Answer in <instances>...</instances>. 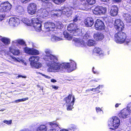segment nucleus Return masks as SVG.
Instances as JSON below:
<instances>
[{
    "label": "nucleus",
    "instance_id": "f257e3e1",
    "mask_svg": "<svg viewBox=\"0 0 131 131\" xmlns=\"http://www.w3.org/2000/svg\"><path fill=\"white\" fill-rule=\"evenodd\" d=\"M45 52L46 54L44 58L45 60L48 61L47 62V66L49 67L48 71L52 72L54 70H59L60 66L58 65V63L56 62L58 59L57 57L51 54L52 52L49 49H45Z\"/></svg>",
    "mask_w": 131,
    "mask_h": 131
},
{
    "label": "nucleus",
    "instance_id": "f03ea898",
    "mask_svg": "<svg viewBox=\"0 0 131 131\" xmlns=\"http://www.w3.org/2000/svg\"><path fill=\"white\" fill-rule=\"evenodd\" d=\"M114 39L116 43L120 44L125 42L127 44H128L130 42V39L127 38L126 33L122 31H118L115 34Z\"/></svg>",
    "mask_w": 131,
    "mask_h": 131
},
{
    "label": "nucleus",
    "instance_id": "7ed1b4c3",
    "mask_svg": "<svg viewBox=\"0 0 131 131\" xmlns=\"http://www.w3.org/2000/svg\"><path fill=\"white\" fill-rule=\"evenodd\" d=\"M39 58V56L30 57L29 59V61L30 62V65L36 68H40L41 67V64L40 63L38 62Z\"/></svg>",
    "mask_w": 131,
    "mask_h": 131
},
{
    "label": "nucleus",
    "instance_id": "20e7f679",
    "mask_svg": "<svg viewBox=\"0 0 131 131\" xmlns=\"http://www.w3.org/2000/svg\"><path fill=\"white\" fill-rule=\"evenodd\" d=\"M120 120L119 118L117 117H114L113 120L110 121L108 126L110 129L112 130H115L117 128L119 125Z\"/></svg>",
    "mask_w": 131,
    "mask_h": 131
},
{
    "label": "nucleus",
    "instance_id": "39448f33",
    "mask_svg": "<svg viewBox=\"0 0 131 131\" xmlns=\"http://www.w3.org/2000/svg\"><path fill=\"white\" fill-rule=\"evenodd\" d=\"M115 29L117 31H122L125 28V25L123 22L120 19L115 20L114 24Z\"/></svg>",
    "mask_w": 131,
    "mask_h": 131
},
{
    "label": "nucleus",
    "instance_id": "423d86ee",
    "mask_svg": "<svg viewBox=\"0 0 131 131\" xmlns=\"http://www.w3.org/2000/svg\"><path fill=\"white\" fill-rule=\"evenodd\" d=\"M12 7V5L8 2L2 3L0 6V12H8Z\"/></svg>",
    "mask_w": 131,
    "mask_h": 131
},
{
    "label": "nucleus",
    "instance_id": "0eeeda50",
    "mask_svg": "<svg viewBox=\"0 0 131 131\" xmlns=\"http://www.w3.org/2000/svg\"><path fill=\"white\" fill-rule=\"evenodd\" d=\"M94 26L96 30L101 31L105 28V25L103 21L99 19H97L95 21Z\"/></svg>",
    "mask_w": 131,
    "mask_h": 131
},
{
    "label": "nucleus",
    "instance_id": "6e6552de",
    "mask_svg": "<svg viewBox=\"0 0 131 131\" xmlns=\"http://www.w3.org/2000/svg\"><path fill=\"white\" fill-rule=\"evenodd\" d=\"M27 9L29 14L31 15L35 14L36 12L37 5L35 3H31L28 5Z\"/></svg>",
    "mask_w": 131,
    "mask_h": 131
},
{
    "label": "nucleus",
    "instance_id": "1a4fd4ad",
    "mask_svg": "<svg viewBox=\"0 0 131 131\" xmlns=\"http://www.w3.org/2000/svg\"><path fill=\"white\" fill-rule=\"evenodd\" d=\"M72 9L73 8L71 7H66L64 6L61 7L62 13L67 17H69L72 15Z\"/></svg>",
    "mask_w": 131,
    "mask_h": 131
},
{
    "label": "nucleus",
    "instance_id": "9d476101",
    "mask_svg": "<svg viewBox=\"0 0 131 131\" xmlns=\"http://www.w3.org/2000/svg\"><path fill=\"white\" fill-rule=\"evenodd\" d=\"M45 29L48 31H53L55 27V24L50 20H49L44 23Z\"/></svg>",
    "mask_w": 131,
    "mask_h": 131
},
{
    "label": "nucleus",
    "instance_id": "9b49d317",
    "mask_svg": "<svg viewBox=\"0 0 131 131\" xmlns=\"http://www.w3.org/2000/svg\"><path fill=\"white\" fill-rule=\"evenodd\" d=\"M20 22V20L19 18L15 17L10 18L9 21V23L10 25L14 26L18 25Z\"/></svg>",
    "mask_w": 131,
    "mask_h": 131
},
{
    "label": "nucleus",
    "instance_id": "f8f14e48",
    "mask_svg": "<svg viewBox=\"0 0 131 131\" xmlns=\"http://www.w3.org/2000/svg\"><path fill=\"white\" fill-rule=\"evenodd\" d=\"M84 23L86 27H90L93 25L94 20L92 17H88L84 20Z\"/></svg>",
    "mask_w": 131,
    "mask_h": 131
},
{
    "label": "nucleus",
    "instance_id": "ddd939ff",
    "mask_svg": "<svg viewBox=\"0 0 131 131\" xmlns=\"http://www.w3.org/2000/svg\"><path fill=\"white\" fill-rule=\"evenodd\" d=\"M130 112L128 110L127 107V109H124L122 110L118 114L119 117L122 118H126L128 114H129Z\"/></svg>",
    "mask_w": 131,
    "mask_h": 131
},
{
    "label": "nucleus",
    "instance_id": "4468645a",
    "mask_svg": "<svg viewBox=\"0 0 131 131\" xmlns=\"http://www.w3.org/2000/svg\"><path fill=\"white\" fill-rule=\"evenodd\" d=\"M58 63V65H59L60 66V68L59 70H54L53 71L55 70L58 71H61L62 70V71H63L64 69H69L70 63H62V64H59Z\"/></svg>",
    "mask_w": 131,
    "mask_h": 131
},
{
    "label": "nucleus",
    "instance_id": "2eb2a0df",
    "mask_svg": "<svg viewBox=\"0 0 131 131\" xmlns=\"http://www.w3.org/2000/svg\"><path fill=\"white\" fill-rule=\"evenodd\" d=\"M118 8L116 5L113 6L110 12V15L112 16H115L118 14Z\"/></svg>",
    "mask_w": 131,
    "mask_h": 131
},
{
    "label": "nucleus",
    "instance_id": "dca6fc26",
    "mask_svg": "<svg viewBox=\"0 0 131 131\" xmlns=\"http://www.w3.org/2000/svg\"><path fill=\"white\" fill-rule=\"evenodd\" d=\"M104 37L103 34L101 33L98 32L94 35V38L97 41H101Z\"/></svg>",
    "mask_w": 131,
    "mask_h": 131
},
{
    "label": "nucleus",
    "instance_id": "f3484780",
    "mask_svg": "<svg viewBox=\"0 0 131 131\" xmlns=\"http://www.w3.org/2000/svg\"><path fill=\"white\" fill-rule=\"evenodd\" d=\"M54 11V12H53V14H51V16L52 17L60 16L62 13V11L61 8L60 9H56Z\"/></svg>",
    "mask_w": 131,
    "mask_h": 131
},
{
    "label": "nucleus",
    "instance_id": "a211bd4d",
    "mask_svg": "<svg viewBox=\"0 0 131 131\" xmlns=\"http://www.w3.org/2000/svg\"><path fill=\"white\" fill-rule=\"evenodd\" d=\"M32 25L36 31L39 32L41 31L42 26L41 21L37 22L36 24H34Z\"/></svg>",
    "mask_w": 131,
    "mask_h": 131
},
{
    "label": "nucleus",
    "instance_id": "6ab92c4d",
    "mask_svg": "<svg viewBox=\"0 0 131 131\" xmlns=\"http://www.w3.org/2000/svg\"><path fill=\"white\" fill-rule=\"evenodd\" d=\"M9 51L12 53L14 55H18L20 53V50L18 49H15L13 47H9Z\"/></svg>",
    "mask_w": 131,
    "mask_h": 131
},
{
    "label": "nucleus",
    "instance_id": "aec40b11",
    "mask_svg": "<svg viewBox=\"0 0 131 131\" xmlns=\"http://www.w3.org/2000/svg\"><path fill=\"white\" fill-rule=\"evenodd\" d=\"M77 27V26L76 24L70 23L68 26L67 30L70 32L72 33Z\"/></svg>",
    "mask_w": 131,
    "mask_h": 131
},
{
    "label": "nucleus",
    "instance_id": "412c9836",
    "mask_svg": "<svg viewBox=\"0 0 131 131\" xmlns=\"http://www.w3.org/2000/svg\"><path fill=\"white\" fill-rule=\"evenodd\" d=\"M49 125L50 128L56 129V128L58 126V123L56 121L49 122Z\"/></svg>",
    "mask_w": 131,
    "mask_h": 131
},
{
    "label": "nucleus",
    "instance_id": "4be33fe9",
    "mask_svg": "<svg viewBox=\"0 0 131 131\" xmlns=\"http://www.w3.org/2000/svg\"><path fill=\"white\" fill-rule=\"evenodd\" d=\"M75 97L73 96L72 97V100L70 104H67V110L68 111L71 110L75 101Z\"/></svg>",
    "mask_w": 131,
    "mask_h": 131
},
{
    "label": "nucleus",
    "instance_id": "5701e85b",
    "mask_svg": "<svg viewBox=\"0 0 131 131\" xmlns=\"http://www.w3.org/2000/svg\"><path fill=\"white\" fill-rule=\"evenodd\" d=\"M1 41L5 45H8L10 43V40L9 38L5 37L3 38L1 40Z\"/></svg>",
    "mask_w": 131,
    "mask_h": 131
},
{
    "label": "nucleus",
    "instance_id": "b1692460",
    "mask_svg": "<svg viewBox=\"0 0 131 131\" xmlns=\"http://www.w3.org/2000/svg\"><path fill=\"white\" fill-rule=\"evenodd\" d=\"M47 128L45 125H41L37 128L36 131H47Z\"/></svg>",
    "mask_w": 131,
    "mask_h": 131
},
{
    "label": "nucleus",
    "instance_id": "393cba45",
    "mask_svg": "<svg viewBox=\"0 0 131 131\" xmlns=\"http://www.w3.org/2000/svg\"><path fill=\"white\" fill-rule=\"evenodd\" d=\"M93 52L94 53H96L99 55L103 54L102 51L101 49L97 47H96L94 48Z\"/></svg>",
    "mask_w": 131,
    "mask_h": 131
},
{
    "label": "nucleus",
    "instance_id": "a878e982",
    "mask_svg": "<svg viewBox=\"0 0 131 131\" xmlns=\"http://www.w3.org/2000/svg\"><path fill=\"white\" fill-rule=\"evenodd\" d=\"M81 30L79 28H77V26L72 32L73 34V35L74 36H78L81 34Z\"/></svg>",
    "mask_w": 131,
    "mask_h": 131
},
{
    "label": "nucleus",
    "instance_id": "bb28decb",
    "mask_svg": "<svg viewBox=\"0 0 131 131\" xmlns=\"http://www.w3.org/2000/svg\"><path fill=\"white\" fill-rule=\"evenodd\" d=\"M17 11L19 14H22L25 13V10L24 8L21 6H19L16 9Z\"/></svg>",
    "mask_w": 131,
    "mask_h": 131
},
{
    "label": "nucleus",
    "instance_id": "cd10ccee",
    "mask_svg": "<svg viewBox=\"0 0 131 131\" xmlns=\"http://www.w3.org/2000/svg\"><path fill=\"white\" fill-rule=\"evenodd\" d=\"M72 95V93L71 94H69L67 97H66L64 99V100L65 101L67 104L70 103L71 102V100Z\"/></svg>",
    "mask_w": 131,
    "mask_h": 131
},
{
    "label": "nucleus",
    "instance_id": "c85d7f7f",
    "mask_svg": "<svg viewBox=\"0 0 131 131\" xmlns=\"http://www.w3.org/2000/svg\"><path fill=\"white\" fill-rule=\"evenodd\" d=\"M87 45L89 46H95L96 45V41L92 39H89L87 42Z\"/></svg>",
    "mask_w": 131,
    "mask_h": 131
},
{
    "label": "nucleus",
    "instance_id": "c756f323",
    "mask_svg": "<svg viewBox=\"0 0 131 131\" xmlns=\"http://www.w3.org/2000/svg\"><path fill=\"white\" fill-rule=\"evenodd\" d=\"M32 49V48H29L26 47L24 48V50L27 54L31 55Z\"/></svg>",
    "mask_w": 131,
    "mask_h": 131
},
{
    "label": "nucleus",
    "instance_id": "7c9ffc66",
    "mask_svg": "<svg viewBox=\"0 0 131 131\" xmlns=\"http://www.w3.org/2000/svg\"><path fill=\"white\" fill-rule=\"evenodd\" d=\"M69 69L72 71L75 70L76 68V64L74 61L69 63Z\"/></svg>",
    "mask_w": 131,
    "mask_h": 131
},
{
    "label": "nucleus",
    "instance_id": "2f4dec72",
    "mask_svg": "<svg viewBox=\"0 0 131 131\" xmlns=\"http://www.w3.org/2000/svg\"><path fill=\"white\" fill-rule=\"evenodd\" d=\"M63 34L64 37L69 40H70L72 39V37L68 33L65 31L63 32Z\"/></svg>",
    "mask_w": 131,
    "mask_h": 131
},
{
    "label": "nucleus",
    "instance_id": "473e14b6",
    "mask_svg": "<svg viewBox=\"0 0 131 131\" xmlns=\"http://www.w3.org/2000/svg\"><path fill=\"white\" fill-rule=\"evenodd\" d=\"M100 10V14H104L106 12V9L105 7L102 6L99 7Z\"/></svg>",
    "mask_w": 131,
    "mask_h": 131
},
{
    "label": "nucleus",
    "instance_id": "72a5a7b5",
    "mask_svg": "<svg viewBox=\"0 0 131 131\" xmlns=\"http://www.w3.org/2000/svg\"><path fill=\"white\" fill-rule=\"evenodd\" d=\"M41 21L37 17H34L32 18L31 19V22L33 25L36 24L37 22H40Z\"/></svg>",
    "mask_w": 131,
    "mask_h": 131
},
{
    "label": "nucleus",
    "instance_id": "f704fd0d",
    "mask_svg": "<svg viewBox=\"0 0 131 131\" xmlns=\"http://www.w3.org/2000/svg\"><path fill=\"white\" fill-rule=\"evenodd\" d=\"M93 13L96 15L100 14V10L99 6L96 7L93 11Z\"/></svg>",
    "mask_w": 131,
    "mask_h": 131
},
{
    "label": "nucleus",
    "instance_id": "c9c22d12",
    "mask_svg": "<svg viewBox=\"0 0 131 131\" xmlns=\"http://www.w3.org/2000/svg\"><path fill=\"white\" fill-rule=\"evenodd\" d=\"M39 53V52L38 50L32 48L31 54V55H38Z\"/></svg>",
    "mask_w": 131,
    "mask_h": 131
},
{
    "label": "nucleus",
    "instance_id": "e433bc0d",
    "mask_svg": "<svg viewBox=\"0 0 131 131\" xmlns=\"http://www.w3.org/2000/svg\"><path fill=\"white\" fill-rule=\"evenodd\" d=\"M75 125L71 124L70 125L69 128V129L72 131H75L77 129Z\"/></svg>",
    "mask_w": 131,
    "mask_h": 131
},
{
    "label": "nucleus",
    "instance_id": "4c0bfd02",
    "mask_svg": "<svg viewBox=\"0 0 131 131\" xmlns=\"http://www.w3.org/2000/svg\"><path fill=\"white\" fill-rule=\"evenodd\" d=\"M53 2L57 4H60L61 3L64 2L66 0H52Z\"/></svg>",
    "mask_w": 131,
    "mask_h": 131
},
{
    "label": "nucleus",
    "instance_id": "58836bf2",
    "mask_svg": "<svg viewBox=\"0 0 131 131\" xmlns=\"http://www.w3.org/2000/svg\"><path fill=\"white\" fill-rule=\"evenodd\" d=\"M89 5H92L94 4L96 2V0H86Z\"/></svg>",
    "mask_w": 131,
    "mask_h": 131
},
{
    "label": "nucleus",
    "instance_id": "ea45409f",
    "mask_svg": "<svg viewBox=\"0 0 131 131\" xmlns=\"http://www.w3.org/2000/svg\"><path fill=\"white\" fill-rule=\"evenodd\" d=\"M100 85H99L97 87L95 88H92V89H90V91H94L96 92L97 93H100V91L99 90H97V89H100Z\"/></svg>",
    "mask_w": 131,
    "mask_h": 131
},
{
    "label": "nucleus",
    "instance_id": "a19ab883",
    "mask_svg": "<svg viewBox=\"0 0 131 131\" xmlns=\"http://www.w3.org/2000/svg\"><path fill=\"white\" fill-rule=\"evenodd\" d=\"M17 42L18 43L21 45H24L25 43V42L23 39H18L17 40Z\"/></svg>",
    "mask_w": 131,
    "mask_h": 131
},
{
    "label": "nucleus",
    "instance_id": "79ce46f5",
    "mask_svg": "<svg viewBox=\"0 0 131 131\" xmlns=\"http://www.w3.org/2000/svg\"><path fill=\"white\" fill-rule=\"evenodd\" d=\"M12 120H10L9 121L4 120L3 121V122L8 125H10L12 124Z\"/></svg>",
    "mask_w": 131,
    "mask_h": 131
},
{
    "label": "nucleus",
    "instance_id": "37998d69",
    "mask_svg": "<svg viewBox=\"0 0 131 131\" xmlns=\"http://www.w3.org/2000/svg\"><path fill=\"white\" fill-rule=\"evenodd\" d=\"M5 46V45L4 44L2 43L1 42H0V51H3V49L4 47Z\"/></svg>",
    "mask_w": 131,
    "mask_h": 131
},
{
    "label": "nucleus",
    "instance_id": "c03bdc74",
    "mask_svg": "<svg viewBox=\"0 0 131 131\" xmlns=\"http://www.w3.org/2000/svg\"><path fill=\"white\" fill-rule=\"evenodd\" d=\"M45 13H43L42 15L43 17H47L48 15V12L46 10L45 12Z\"/></svg>",
    "mask_w": 131,
    "mask_h": 131
},
{
    "label": "nucleus",
    "instance_id": "a18cd8bd",
    "mask_svg": "<svg viewBox=\"0 0 131 131\" xmlns=\"http://www.w3.org/2000/svg\"><path fill=\"white\" fill-rule=\"evenodd\" d=\"M127 107L128 110L131 113V103L128 104Z\"/></svg>",
    "mask_w": 131,
    "mask_h": 131
},
{
    "label": "nucleus",
    "instance_id": "49530a36",
    "mask_svg": "<svg viewBox=\"0 0 131 131\" xmlns=\"http://www.w3.org/2000/svg\"><path fill=\"white\" fill-rule=\"evenodd\" d=\"M95 109L96 110V111L97 113H100L101 111H102V110L99 107H96Z\"/></svg>",
    "mask_w": 131,
    "mask_h": 131
},
{
    "label": "nucleus",
    "instance_id": "de8ad7c7",
    "mask_svg": "<svg viewBox=\"0 0 131 131\" xmlns=\"http://www.w3.org/2000/svg\"><path fill=\"white\" fill-rule=\"evenodd\" d=\"M78 17L79 16L78 15H76L73 19V21L74 22H76L78 20Z\"/></svg>",
    "mask_w": 131,
    "mask_h": 131
},
{
    "label": "nucleus",
    "instance_id": "09e8293b",
    "mask_svg": "<svg viewBox=\"0 0 131 131\" xmlns=\"http://www.w3.org/2000/svg\"><path fill=\"white\" fill-rule=\"evenodd\" d=\"M84 37L86 38V39H88L90 37V36L89 34L86 32L84 35Z\"/></svg>",
    "mask_w": 131,
    "mask_h": 131
},
{
    "label": "nucleus",
    "instance_id": "8fccbe9b",
    "mask_svg": "<svg viewBox=\"0 0 131 131\" xmlns=\"http://www.w3.org/2000/svg\"><path fill=\"white\" fill-rule=\"evenodd\" d=\"M31 0H20V2L22 3L25 4L29 2Z\"/></svg>",
    "mask_w": 131,
    "mask_h": 131
},
{
    "label": "nucleus",
    "instance_id": "3c124183",
    "mask_svg": "<svg viewBox=\"0 0 131 131\" xmlns=\"http://www.w3.org/2000/svg\"><path fill=\"white\" fill-rule=\"evenodd\" d=\"M95 68L94 67H93L92 68V71L93 72V73L94 74H99V72L97 71H94V69Z\"/></svg>",
    "mask_w": 131,
    "mask_h": 131
},
{
    "label": "nucleus",
    "instance_id": "603ef678",
    "mask_svg": "<svg viewBox=\"0 0 131 131\" xmlns=\"http://www.w3.org/2000/svg\"><path fill=\"white\" fill-rule=\"evenodd\" d=\"M38 1H41L42 2L47 3L48 4H49V3L48 2L49 0H38Z\"/></svg>",
    "mask_w": 131,
    "mask_h": 131
},
{
    "label": "nucleus",
    "instance_id": "864d4df0",
    "mask_svg": "<svg viewBox=\"0 0 131 131\" xmlns=\"http://www.w3.org/2000/svg\"><path fill=\"white\" fill-rule=\"evenodd\" d=\"M40 74L42 76L44 77H45V78H46L49 79V78H50V77H49L48 76L46 75H45L44 74H43L42 73H41Z\"/></svg>",
    "mask_w": 131,
    "mask_h": 131
},
{
    "label": "nucleus",
    "instance_id": "5fc2aeb1",
    "mask_svg": "<svg viewBox=\"0 0 131 131\" xmlns=\"http://www.w3.org/2000/svg\"><path fill=\"white\" fill-rule=\"evenodd\" d=\"M52 87L53 89H54L55 90H57L58 89V86H56L55 85H53L52 86Z\"/></svg>",
    "mask_w": 131,
    "mask_h": 131
},
{
    "label": "nucleus",
    "instance_id": "6e6d98bb",
    "mask_svg": "<svg viewBox=\"0 0 131 131\" xmlns=\"http://www.w3.org/2000/svg\"><path fill=\"white\" fill-rule=\"evenodd\" d=\"M28 97H26L25 98H23L21 99V102L22 101H25L26 100H28Z\"/></svg>",
    "mask_w": 131,
    "mask_h": 131
},
{
    "label": "nucleus",
    "instance_id": "4d7b16f0",
    "mask_svg": "<svg viewBox=\"0 0 131 131\" xmlns=\"http://www.w3.org/2000/svg\"><path fill=\"white\" fill-rule=\"evenodd\" d=\"M114 3H119L121 2V0H113Z\"/></svg>",
    "mask_w": 131,
    "mask_h": 131
},
{
    "label": "nucleus",
    "instance_id": "13d9d810",
    "mask_svg": "<svg viewBox=\"0 0 131 131\" xmlns=\"http://www.w3.org/2000/svg\"><path fill=\"white\" fill-rule=\"evenodd\" d=\"M20 131H31L28 129H25L20 130Z\"/></svg>",
    "mask_w": 131,
    "mask_h": 131
},
{
    "label": "nucleus",
    "instance_id": "bf43d9fd",
    "mask_svg": "<svg viewBox=\"0 0 131 131\" xmlns=\"http://www.w3.org/2000/svg\"><path fill=\"white\" fill-rule=\"evenodd\" d=\"M18 77H22L23 78H25L26 77V76H23L20 75H19L18 76Z\"/></svg>",
    "mask_w": 131,
    "mask_h": 131
},
{
    "label": "nucleus",
    "instance_id": "052dcab7",
    "mask_svg": "<svg viewBox=\"0 0 131 131\" xmlns=\"http://www.w3.org/2000/svg\"><path fill=\"white\" fill-rule=\"evenodd\" d=\"M4 17L2 15H0V21L3 19Z\"/></svg>",
    "mask_w": 131,
    "mask_h": 131
},
{
    "label": "nucleus",
    "instance_id": "680f3d73",
    "mask_svg": "<svg viewBox=\"0 0 131 131\" xmlns=\"http://www.w3.org/2000/svg\"><path fill=\"white\" fill-rule=\"evenodd\" d=\"M51 81L53 83H55L57 82V81L53 79H52L51 80Z\"/></svg>",
    "mask_w": 131,
    "mask_h": 131
},
{
    "label": "nucleus",
    "instance_id": "e2e57ef3",
    "mask_svg": "<svg viewBox=\"0 0 131 131\" xmlns=\"http://www.w3.org/2000/svg\"><path fill=\"white\" fill-rule=\"evenodd\" d=\"M15 102L16 103H17L19 102H21V99H19L16 100L15 101Z\"/></svg>",
    "mask_w": 131,
    "mask_h": 131
},
{
    "label": "nucleus",
    "instance_id": "0e129e2a",
    "mask_svg": "<svg viewBox=\"0 0 131 131\" xmlns=\"http://www.w3.org/2000/svg\"><path fill=\"white\" fill-rule=\"evenodd\" d=\"M121 105V103L118 104V103H117L115 105V106L116 107H118L119 106V105Z\"/></svg>",
    "mask_w": 131,
    "mask_h": 131
},
{
    "label": "nucleus",
    "instance_id": "69168bd1",
    "mask_svg": "<svg viewBox=\"0 0 131 131\" xmlns=\"http://www.w3.org/2000/svg\"><path fill=\"white\" fill-rule=\"evenodd\" d=\"M48 131H56V129H51L50 128Z\"/></svg>",
    "mask_w": 131,
    "mask_h": 131
},
{
    "label": "nucleus",
    "instance_id": "338daca9",
    "mask_svg": "<svg viewBox=\"0 0 131 131\" xmlns=\"http://www.w3.org/2000/svg\"><path fill=\"white\" fill-rule=\"evenodd\" d=\"M101 1L103 2H108L110 0H101Z\"/></svg>",
    "mask_w": 131,
    "mask_h": 131
},
{
    "label": "nucleus",
    "instance_id": "774afa93",
    "mask_svg": "<svg viewBox=\"0 0 131 131\" xmlns=\"http://www.w3.org/2000/svg\"><path fill=\"white\" fill-rule=\"evenodd\" d=\"M60 131H69L68 130L66 129H63L60 130Z\"/></svg>",
    "mask_w": 131,
    "mask_h": 131
}]
</instances>
